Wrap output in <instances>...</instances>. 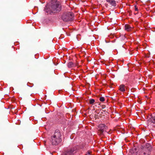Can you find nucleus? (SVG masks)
I'll return each mask as SVG.
<instances>
[{"label":"nucleus","mask_w":155,"mask_h":155,"mask_svg":"<svg viewBox=\"0 0 155 155\" xmlns=\"http://www.w3.org/2000/svg\"><path fill=\"white\" fill-rule=\"evenodd\" d=\"M61 134L58 130H56L51 136V142L52 145H57L61 141Z\"/></svg>","instance_id":"nucleus-1"},{"label":"nucleus","mask_w":155,"mask_h":155,"mask_svg":"<svg viewBox=\"0 0 155 155\" xmlns=\"http://www.w3.org/2000/svg\"><path fill=\"white\" fill-rule=\"evenodd\" d=\"M50 8L54 13L59 12L61 9V5L58 1H53L50 5Z\"/></svg>","instance_id":"nucleus-2"},{"label":"nucleus","mask_w":155,"mask_h":155,"mask_svg":"<svg viewBox=\"0 0 155 155\" xmlns=\"http://www.w3.org/2000/svg\"><path fill=\"white\" fill-rule=\"evenodd\" d=\"M74 14L71 12H64L61 15V19L64 21L68 22L73 20Z\"/></svg>","instance_id":"nucleus-3"},{"label":"nucleus","mask_w":155,"mask_h":155,"mask_svg":"<svg viewBox=\"0 0 155 155\" xmlns=\"http://www.w3.org/2000/svg\"><path fill=\"white\" fill-rule=\"evenodd\" d=\"M99 129L98 134L99 135H101L104 131H106V129L107 128V127L105 125L103 124H101L98 126Z\"/></svg>","instance_id":"nucleus-4"},{"label":"nucleus","mask_w":155,"mask_h":155,"mask_svg":"<svg viewBox=\"0 0 155 155\" xmlns=\"http://www.w3.org/2000/svg\"><path fill=\"white\" fill-rule=\"evenodd\" d=\"M75 150L74 147L68 148L65 150L63 152L62 155H73Z\"/></svg>","instance_id":"nucleus-5"},{"label":"nucleus","mask_w":155,"mask_h":155,"mask_svg":"<svg viewBox=\"0 0 155 155\" xmlns=\"http://www.w3.org/2000/svg\"><path fill=\"white\" fill-rule=\"evenodd\" d=\"M119 90L121 91L124 92L125 91V87L123 84H121L119 87Z\"/></svg>","instance_id":"nucleus-6"},{"label":"nucleus","mask_w":155,"mask_h":155,"mask_svg":"<svg viewBox=\"0 0 155 155\" xmlns=\"http://www.w3.org/2000/svg\"><path fill=\"white\" fill-rule=\"evenodd\" d=\"M107 2L109 3L112 6H115L116 5V2L114 0H106Z\"/></svg>","instance_id":"nucleus-7"},{"label":"nucleus","mask_w":155,"mask_h":155,"mask_svg":"<svg viewBox=\"0 0 155 155\" xmlns=\"http://www.w3.org/2000/svg\"><path fill=\"white\" fill-rule=\"evenodd\" d=\"M67 65L68 68H71L74 66H77V64H74L72 62L70 61L68 62Z\"/></svg>","instance_id":"nucleus-8"},{"label":"nucleus","mask_w":155,"mask_h":155,"mask_svg":"<svg viewBox=\"0 0 155 155\" xmlns=\"http://www.w3.org/2000/svg\"><path fill=\"white\" fill-rule=\"evenodd\" d=\"M45 11L48 14H51V13H53L52 12V10L50 8V6L49 8L46 7L45 9Z\"/></svg>","instance_id":"nucleus-9"},{"label":"nucleus","mask_w":155,"mask_h":155,"mask_svg":"<svg viewBox=\"0 0 155 155\" xmlns=\"http://www.w3.org/2000/svg\"><path fill=\"white\" fill-rule=\"evenodd\" d=\"M125 29L126 30L129 31L131 30V27L129 26L128 25H125Z\"/></svg>","instance_id":"nucleus-10"},{"label":"nucleus","mask_w":155,"mask_h":155,"mask_svg":"<svg viewBox=\"0 0 155 155\" xmlns=\"http://www.w3.org/2000/svg\"><path fill=\"white\" fill-rule=\"evenodd\" d=\"M151 121L153 124H155V117H151L150 118Z\"/></svg>","instance_id":"nucleus-11"},{"label":"nucleus","mask_w":155,"mask_h":155,"mask_svg":"<svg viewBox=\"0 0 155 155\" xmlns=\"http://www.w3.org/2000/svg\"><path fill=\"white\" fill-rule=\"evenodd\" d=\"M95 100L94 99H91L89 101V103L90 104H92L94 103Z\"/></svg>","instance_id":"nucleus-12"},{"label":"nucleus","mask_w":155,"mask_h":155,"mask_svg":"<svg viewBox=\"0 0 155 155\" xmlns=\"http://www.w3.org/2000/svg\"><path fill=\"white\" fill-rule=\"evenodd\" d=\"M99 100L101 102H103L105 101V99L103 97H101L100 98Z\"/></svg>","instance_id":"nucleus-13"},{"label":"nucleus","mask_w":155,"mask_h":155,"mask_svg":"<svg viewBox=\"0 0 155 155\" xmlns=\"http://www.w3.org/2000/svg\"><path fill=\"white\" fill-rule=\"evenodd\" d=\"M134 7H135V10L136 11H138V9L137 8V6L136 5H135Z\"/></svg>","instance_id":"nucleus-14"},{"label":"nucleus","mask_w":155,"mask_h":155,"mask_svg":"<svg viewBox=\"0 0 155 155\" xmlns=\"http://www.w3.org/2000/svg\"><path fill=\"white\" fill-rule=\"evenodd\" d=\"M131 155H137L136 153H134L133 154H132Z\"/></svg>","instance_id":"nucleus-15"}]
</instances>
